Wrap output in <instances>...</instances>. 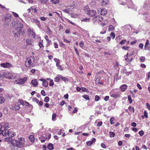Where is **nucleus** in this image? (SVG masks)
<instances>
[{"mask_svg":"<svg viewBox=\"0 0 150 150\" xmlns=\"http://www.w3.org/2000/svg\"><path fill=\"white\" fill-rule=\"evenodd\" d=\"M23 27V25L20 23L17 25L13 31L15 37H18L20 35L22 31Z\"/></svg>","mask_w":150,"mask_h":150,"instance_id":"f257e3e1","label":"nucleus"},{"mask_svg":"<svg viewBox=\"0 0 150 150\" xmlns=\"http://www.w3.org/2000/svg\"><path fill=\"white\" fill-rule=\"evenodd\" d=\"M25 139L23 137H20L18 140L13 139L11 142L14 146L20 148L24 144Z\"/></svg>","mask_w":150,"mask_h":150,"instance_id":"f03ea898","label":"nucleus"},{"mask_svg":"<svg viewBox=\"0 0 150 150\" xmlns=\"http://www.w3.org/2000/svg\"><path fill=\"white\" fill-rule=\"evenodd\" d=\"M35 57L33 56H31L28 58L25 61V66L30 69L35 67Z\"/></svg>","mask_w":150,"mask_h":150,"instance_id":"7ed1b4c3","label":"nucleus"},{"mask_svg":"<svg viewBox=\"0 0 150 150\" xmlns=\"http://www.w3.org/2000/svg\"><path fill=\"white\" fill-rule=\"evenodd\" d=\"M27 80V78L25 77L21 78L19 76H15L13 79V81L15 83L21 85L24 83Z\"/></svg>","mask_w":150,"mask_h":150,"instance_id":"20e7f679","label":"nucleus"},{"mask_svg":"<svg viewBox=\"0 0 150 150\" xmlns=\"http://www.w3.org/2000/svg\"><path fill=\"white\" fill-rule=\"evenodd\" d=\"M133 53H130L129 54L128 53H127V55L125 56V60L128 62H130L133 60V58L131 56L133 54Z\"/></svg>","mask_w":150,"mask_h":150,"instance_id":"39448f33","label":"nucleus"},{"mask_svg":"<svg viewBox=\"0 0 150 150\" xmlns=\"http://www.w3.org/2000/svg\"><path fill=\"white\" fill-rule=\"evenodd\" d=\"M0 65L4 68L10 69L13 67V65L10 63L6 62L0 64Z\"/></svg>","mask_w":150,"mask_h":150,"instance_id":"423d86ee","label":"nucleus"},{"mask_svg":"<svg viewBox=\"0 0 150 150\" xmlns=\"http://www.w3.org/2000/svg\"><path fill=\"white\" fill-rule=\"evenodd\" d=\"M86 13L87 15L92 17L96 15V11L94 10H90L87 9L86 10Z\"/></svg>","mask_w":150,"mask_h":150,"instance_id":"0eeeda50","label":"nucleus"},{"mask_svg":"<svg viewBox=\"0 0 150 150\" xmlns=\"http://www.w3.org/2000/svg\"><path fill=\"white\" fill-rule=\"evenodd\" d=\"M103 20V18L100 16H95L93 19L94 22L99 23Z\"/></svg>","mask_w":150,"mask_h":150,"instance_id":"6e6552de","label":"nucleus"},{"mask_svg":"<svg viewBox=\"0 0 150 150\" xmlns=\"http://www.w3.org/2000/svg\"><path fill=\"white\" fill-rule=\"evenodd\" d=\"M98 13L99 14L103 16L105 15L106 14L107 11V10L104 8L100 9L98 11Z\"/></svg>","mask_w":150,"mask_h":150,"instance_id":"1a4fd4ad","label":"nucleus"},{"mask_svg":"<svg viewBox=\"0 0 150 150\" xmlns=\"http://www.w3.org/2000/svg\"><path fill=\"white\" fill-rule=\"evenodd\" d=\"M3 75L4 77L9 79H11L12 77V74L9 72H5Z\"/></svg>","mask_w":150,"mask_h":150,"instance_id":"9d476101","label":"nucleus"},{"mask_svg":"<svg viewBox=\"0 0 150 150\" xmlns=\"http://www.w3.org/2000/svg\"><path fill=\"white\" fill-rule=\"evenodd\" d=\"M40 80L42 81V84L44 87L46 88L48 86V82L46 81L45 79H40Z\"/></svg>","mask_w":150,"mask_h":150,"instance_id":"9b49d317","label":"nucleus"},{"mask_svg":"<svg viewBox=\"0 0 150 150\" xmlns=\"http://www.w3.org/2000/svg\"><path fill=\"white\" fill-rule=\"evenodd\" d=\"M8 136L11 137H13L16 135V133L11 129L8 130Z\"/></svg>","mask_w":150,"mask_h":150,"instance_id":"f8f14e48","label":"nucleus"},{"mask_svg":"<svg viewBox=\"0 0 150 150\" xmlns=\"http://www.w3.org/2000/svg\"><path fill=\"white\" fill-rule=\"evenodd\" d=\"M149 40H147L144 45V49L146 50H150V43L149 44Z\"/></svg>","mask_w":150,"mask_h":150,"instance_id":"ddd939ff","label":"nucleus"},{"mask_svg":"<svg viewBox=\"0 0 150 150\" xmlns=\"http://www.w3.org/2000/svg\"><path fill=\"white\" fill-rule=\"evenodd\" d=\"M74 7L72 5H69L67 6V9L66 11L67 13H69V12L71 11L72 10L74 9Z\"/></svg>","mask_w":150,"mask_h":150,"instance_id":"4468645a","label":"nucleus"},{"mask_svg":"<svg viewBox=\"0 0 150 150\" xmlns=\"http://www.w3.org/2000/svg\"><path fill=\"white\" fill-rule=\"evenodd\" d=\"M31 83L34 87H36L38 84L37 80L35 79H33L31 81Z\"/></svg>","mask_w":150,"mask_h":150,"instance_id":"2eb2a0df","label":"nucleus"},{"mask_svg":"<svg viewBox=\"0 0 150 150\" xmlns=\"http://www.w3.org/2000/svg\"><path fill=\"white\" fill-rule=\"evenodd\" d=\"M110 96L114 98H116L119 97L120 94L117 93H113L112 91H111L110 92Z\"/></svg>","mask_w":150,"mask_h":150,"instance_id":"dca6fc26","label":"nucleus"},{"mask_svg":"<svg viewBox=\"0 0 150 150\" xmlns=\"http://www.w3.org/2000/svg\"><path fill=\"white\" fill-rule=\"evenodd\" d=\"M8 130L7 129H4L3 130L2 134L4 136H8Z\"/></svg>","mask_w":150,"mask_h":150,"instance_id":"f3484780","label":"nucleus"},{"mask_svg":"<svg viewBox=\"0 0 150 150\" xmlns=\"http://www.w3.org/2000/svg\"><path fill=\"white\" fill-rule=\"evenodd\" d=\"M127 87V86L126 84H123L121 85L120 86V89L122 92L125 91Z\"/></svg>","mask_w":150,"mask_h":150,"instance_id":"a211bd4d","label":"nucleus"},{"mask_svg":"<svg viewBox=\"0 0 150 150\" xmlns=\"http://www.w3.org/2000/svg\"><path fill=\"white\" fill-rule=\"evenodd\" d=\"M26 43L27 45H30L33 46V43L31 41V39H27L26 40Z\"/></svg>","mask_w":150,"mask_h":150,"instance_id":"6ab92c4d","label":"nucleus"},{"mask_svg":"<svg viewBox=\"0 0 150 150\" xmlns=\"http://www.w3.org/2000/svg\"><path fill=\"white\" fill-rule=\"evenodd\" d=\"M57 76H56L54 78V81L56 82H59L60 80V75H58Z\"/></svg>","mask_w":150,"mask_h":150,"instance_id":"aec40b11","label":"nucleus"},{"mask_svg":"<svg viewBox=\"0 0 150 150\" xmlns=\"http://www.w3.org/2000/svg\"><path fill=\"white\" fill-rule=\"evenodd\" d=\"M32 21L35 23L37 25L40 24V21L38 19L33 18L32 19Z\"/></svg>","mask_w":150,"mask_h":150,"instance_id":"412c9836","label":"nucleus"},{"mask_svg":"<svg viewBox=\"0 0 150 150\" xmlns=\"http://www.w3.org/2000/svg\"><path fill=\"white\" fill-rule=\"evenodd\" d=\"M29 138L30 141L32 142H34L35 141V137L33 135H30L29 137Z\"/></svg>","mask_w":150,"mask_h":150,"instance_id":"4be33fe9","label":"nucleus"},{"mask_svg":"<svg viewBox=\"0 0 150 150\" xmlns=\"http://www.w3.org/2000/svg\"><path fill=\"white\" fill-rule=\"evenodd\" d=\"M47 148L50 150H52L53 149V145L51 143L49 144L47 146Z\"/></svg>","mask_w":150,"mask_h":150,"instance_id":"5701e85b","label":"nucleus"},{"mask_svg":"<svg viewBox=\"0 0 150 150\" xmlns=\"http://www.w3.org/2000/svg\"><path fill=\"white\" fill-rule=\"evenodd\" d=\"M60 79L62 80L65 82H68V80L67 78L63 77L61 75H60Z\"/></svg>","mask_w":150,"mask_h":150,"instance_id":"b1692460","label":"nucleus"},{"mask_svg":"<svg viewBox=\"0 0 150 150\" xmlns=\"http://www.w3.org/2000/svg\"><path fill=\"white\" fill-rule=\"evenodd\" d=\"M14 108H15V110H19L20 108V104L18 103H16L15 104Z\"/></svg>","mask_w":150,"mask_h":150,"instance_id":"393cba45","label":"nucleus"},{"mask_svg":"<svg viewBox=\"0 0 150 150\" xmlns=\"http://www.w3.org/2000/svg\"><path fill=\"white\" fill-rule=\"evenodd\" d=\"M127 75L129 76L132 73V71H127V69H124L123 71Z\"/></svg>","mask_w":150,"mask_h":150,"instance_id":"a878e982","label":"nucleus"},{"mask_svg":"<svg viewBox=\"0 0 150 150\" xmlns=\"http://www.w3.org/2000/svg\"><path fill=\"white\" fill-rule=\"evenodd\" d=\"M110 37L112 38V39H114L115 36V34L114 32H111L110 35Z\"/></svg>","mask_w":150,"mask_h":150,"instance_id":"bb28decb","label":"nucleus"},{"mask_svg":"<svg viewBox=\"0 0 150 150\" xmlns=\"http://www.w3.org/2000/svg\"><path fill=\"white\" fill-rule=\"evenodd\" d=\"M0 8L3 11H5L6 10V8L5 7L0 4Z\"/></svg>","mask_w":150,"mask_h":150,"instance_id":"cd10ccee","label":"nucleus"},{"mask_svg":"<svg viewBox=\"0 0 150 150\" xmlns=\"http://www.w3.org/2000/svg\"><path fill=\"white\" fill-rule=\"evenodd\" d=\"M12 139L11 137H9L4 138V140L6 142H9L11 141Z\"/></svg>","mask_w":150,"mask_h":150,"instance_id":"c85d7f7f","label":"nucleus"},{"mask_svg":"<svg viewBox=\"0 0 150 150\" xmlns=\"http://www.w3.org/2000/svg\"><path fill=\"white\" fill-rule=\"evenodd\" d=\"M57 117V114L55 113H53L52 116V120L53 121L56 120L55 118Z\"/></svg>","mask_w":150,"mask_h":150,"instance_id":"c756f323","label":"nucleus"},{"mask_svg":"<svg viewBox=\"0 0 150 150\" xmlns=\"http://www.w3.org/2000/svg\"><path fill=\"white\" fill-rule=\"evenodd\" d=\"M145 57H144L141 56L139 58V60L141 62H144L145 61Z\"/></svg>","mask_w":150,"mask_h":150,"instance_id":"7c9ffc66","label":"nucleus"},{"mask_svg":"<svg viewBox=\"0 0 150 150\" xmlns=\"http://www.w3.org/2000/svg\"><path fill=\"white\" fill-rule=\"evenodd\" d=\"M51 2L52 3L56 4H58L59 2V0H51Z\"/></svg>","mask_w":150,"mask_h":150,"instance_id":"2f4dec72","label":"nucleus"},{"mask_svg":"<svg viewBox=\"0 0 150 150\" xmlns=\"http://www.w3.org/2000/svg\"><path fill=\"white\" fill-rule=\"evenodd\" d=\"M5 101L4 98L2 96H0V103H3Z\"/></svg>","mask_w":150,"mask_h":150,"instance_id":"473e14b6","label":"nucleus"},{"mask_svg":"<svg viewBox=\"0 0 150 150\" xmlns=\"http://www.w3.org/2000/svg\"><path fill=\"white\" fill-rule=\"evenodd\" d=\"M109 135L110 137H115V134L114 132H109Z\"/></svg>","mask_w":150,"mask_h":150,"instance_id":"72a5a7b5","label":"nucleus"},{"mask_svg":"<svg viewBox=\"0 0 150 150\" xmlns=\"http://www.w3.org/2000/svg\"><path fill=\"white\" fill-rule=\"evenodd\" d=\"M51 137V134H46L45 136V137H44L46 139H49Z\"/></svg>","mask_w":150,"mask_h":150,"instance_id":"f704fd0d","label":"nucleus"},{"mask_svg":"<svg viewBox=\"0 0 150 150\" xmlns=\"http://www.w3.org/2000/svg\"><path fill=\"white\" fill-rule=\"evenodd\" d=\"M82 97L85 98V99L88 100H89L90 98L87 95H84L82 96Z\"/></svg>","mask_w":150,"mask_h":150,"instance_id":"c9c22d12","label":"nucleus"},{"mask_svg":"<svg viewBox=\"0 0 150 150\" xmlns=\"http://www.w3.org/2000/svg\"><path fill=\"white\" fill-rule=\"evenodd\" d=\"M114 29V27L111 25H110L109 26L108 30L109 31H112Z\"/></svg>","mask_w":150,"mask_h":150,"instance_id":"e433bc0d","label":"nucleus"},{"mask_svg":"<svg viewBox=\"0 0 150 150\" xmlns=\"http://www.w3.org/2000/svg\"><path fill=\"white\" fill-rule=\"evenodd\" d=\"M127 42V40H122L120 42V44L121 45L125 44Z\"/></svg>","mask_w":150,"mask_h":150,"instance_id":"4c0bfd02","label":"nucleus"},{"mask_svg":"<svg viewBox=\"0 0 150 150\" xmlns=\"http://www.w3.org/2000/svg\"><path fill=\"white\" fill-rule=\"evenodd\" d=\"M100 99V97L98 95H96L95 96V100L96 101H98Z\"/></svg>","mask_w":150,"mask_h":150,"instance_id":"58836bf2","label":"nucleus"},{"mask_svg":"<svg viewBox=\"0 0 150 150\" xmlns=\"http://www.w3.org/2000/svg\"><path fill=\"white\" fill-rule=\"evenodd\" d=\"M81 90L85 92H89V91L87 88L83 87H82L81 88Z\"/></svg>","mask_w":150,"mask_h":150,"instance_id":"ea45409f","label":"nucleus"},{"mask_svg":"<svg viewBox=\"0 0 150 150\" xmlns=\"http://www.w3.org/2000/svg\"><path fill=\"white\" fill-rule=\"evenodd\" d=\"M115 120V118L114 117H112L110 119V123L111 125L114 124V121Z\"/></svg>","mask_w":150,"mask_h":150,"instance_id":"a19ab883","label":"nucleus"},{"mask_svg":"<svg viewBox=\"0 0 150 150\" xmlns=\"http://www.w3.org/2000/svg\"><path fill=\"white\" fill-rule=\"evenodd\" d=\"M43 41L42 40H41V42H40L39 43V45L40 47V48H41L43 47Z\"/></svg>","mask_w":150,"mask_h":150,"instance_id":"79ce46f5","label":"nucleus"},{"mask_svg":"<svg viewBox=\"0 0 150 150\" xmlns=\"http://www.w3.org/2000/svg\"><path fill=\"white\" fill-rule=\"evenodd\" d=\"M49 98L48 96H46L45 97L44 99V101L45 102L47 103L49 102Z\"/></svg>","mask_w":150,"mask_h":150,"instance_id":"37998d69","label":"nucleus"},{"mask_svg":"<svg viewBox=\"0 0 150 150\" xmlns=\"http://www.w3.org/2000/svg\"><path fill=\"white\" fill-rule=\"evenodd\" d=\"M130 47L127 46H124L122 47V49L125 50H128Z\"/></svg>","mask_w":150,"mask_h":150,"instance_id":"c03bdc74","label":"nucleus"},{"mask_svg":"<svg viewBox=\"0 0 150 150\" xmlns=\"http://www.w3.org/2000/svg\"><path fill=\"white\" fill-rule=\"evenodd\" d=\"M128 99L129 102L130 103H131L132 102V100L130 96H128Z\"/></svg>","mask_w":150,"mask_h":150,"instance_id":"a18cd8bd","label":"nucleus"},{"mask_svg":"<svg viewBox=\"0 0 150 150\" xmlns=\"http://www.w3.org/2000/svg\"><path fill=\"white\" fill-rule=\"evenodd\" d=\"M84 42L83 41H81L80 43H79V45L81 48H83L84 46Z\"/></svg>","mask_w":150,"mask_h":150,"instance_id":"49530a36","label":"nucleus"},{"mask_svg":"<svg viewBox=\"0 0 150 150\" xmlns=\"http://www.w3.org/2000/svg\"><path fill=\"white\" fill-rule=\"evenodd\" d=\"M108 1V0H103L102 2V4L103 5H105L107 4Z\"/></svg>","mask_w":150,"mask_h":150,"instance_id":"de8ad7c7","label":"nucleus"},{"mask_svg":"<svg viewBox=\"0 0 150 150\" xmlns=\"http://www.w3.org/2000/svg\"><path fill=\"white\" fill-rule=\"evenodd\" d=\"M54 85V82L53 80L52 79H50L49 82V85L50 86H52Z\"/></svg>","mask_w":150,"mask_h":150,"instance_id":"09e8293b","label":"nucleus"},{"mask_svg":"<svg viewBox=\"0 0 150 150\" xmlns=\"http://www.w3.org/2000/svg\"><path fill=\"white\" fill-rule=\"evenodd\" d=\"M86 144L88 146H90L92 144V142L91 141H88L86 142Z\"/></svg>","mask_w":150,"mask_h":150,"instance_id":"8fccbe9b","label":"nucleus"},{"mask_svg":"<svg viewBox=\"0 0 150 150\" xmlns=\"http://www.w3.org/2000/svg\"><path fill=\"white\" fill-rule=\"evenodd\" d=\"M12 14L14 16V17L16 18H18L19 17L18 15L16 13H15L14 12H12Z\"/></svg>","mask_w":150,"mask_h":150,"instance_id":"3c124183","label":"nucleus"},{"mask_svg":"<svg viewBox=\"0 0 150 150\" xmlns=\"http://www.w3.org/2000/svg\"><path fill=\"white\" fill-rule=\"evenodd\" d=\"M47 18L43 16L41 17L40 18V20L42 21H45L47 20Z\"/></svg>","mask_w":150,"mask_h":150,"instance_id":"603ef678","label":"nucleus"},{"mask_svg":"<svg viewBox=\"0 0 150 150\" xmlns=\"http://www.w3.org/2000/svg\"><path fill=\"white\" fill-rule=\"evenodd\" d=\"M139 133L141 136H142L144 134V132L142 130L139 132Z\"/></svg>","mask_w":150,"mask_h":150,"instance_id":"864d4df0","label":"nucleus"},{"mask_svg":"<svg viewBox=\"0 0 150 150\" xmlns=\"http://www.w3.org/2000/svg\"><path fill=\"white\" fill-rule=\"evenodd\" d=\"M54 47L55 48H58V45L57 43L56 42H54Z\"/></svg>","mask_w":150,"mask_h":150,"instance_id":"5fc2aeb1","label":"nucleus"},{"mask_svg":"<svg viewBox=\"0 0 150 150\" xmlns=\"http://www.w3.org/2000/svg\"><path fill=\"white\" fill-rule=\"evenodd\" d=\"M41 93L42 95L43 96H45V95H46L45 93V92L44 90H42L41 91Z\"/></svg>","mask_w":150,"mask_h":150,"instance_id":"6e6d98bb","label":"nucleus"},{"mask_svg":"<svg viewBox=\"0 0 150 150\" xmlns=\"http://www.w3.org/2000/svg\"><path fill=\"white\" fill-rule=\"evenodd\" d=\"M65 103V102L64 100H62L59 103V105L61 106L63 105Z\"/></svg>","mask_w":150,"mask_h":150,"instance_id":"4d7b16f0","label":"nucleus"},{"mask_svg":"<svg viewBox=\"0 0 150 150\" xmlns=\"http://www.w3.org/2000/svg\"><path fill=\"white\" fill-rule=\"evenodd\" d=\"M89 21H90V19L89 18H84L82 20V21H83L85 22H89Z\"/></svg>","mask_w":150,"mask_h":150,"instance_id":"13d9d810","label":"nucleus"},{"mask_svg":"<svg viewBox=\"0 0 150 150\" xmlns=\"http://www.w3.org/2000/svg\"><path fill=\"white\" fill-rule=\"evenodd\" d=\"M33 100L35 101L37 103H38L39 102V100L36 98H33Z\"/></svg>","mask_w":150,"mask_h":150,"instance_id":"bf43d9fd","label":"nucleus"},{"mask_svg":"<svg viewBox=\"0 0 150 150\" xmlns=\"http://www.w3.org/2000/svg\"><path fill=\"white\" fill-rule=\"evenodd\" d=\"M74 49L75 50V52H76V54L78 55H79V52L77 49L75 47H74Z\"/></svg>","mask_w":150,"mask_h":150,"instance_id":"052dcab7","label":"nucleus"},{"mask_svg":"<svg viewBox=\"0 0 150 150\" xmlns=\"http://www.w3.org/2000/svg\"><path fill=\"white\" fill-rule=\"evenodd\" d=\"M62 131H64L63 130H62L61 129H60L58 132V135H61L62 133Z\"/></svg>","mask_w":150,"mask_h":150,"instance_id":"680f3d73","label":"nucleus"},{"mask_svg":"<svg viewBox=\"0 0 150 150\" xmlns=\"http://www.w3.org/2000/svg\"><path fill=\"white\" fill-rule=\"evenodd\" d=\"M137 42V41L136 40H134L132 41L130 43V44L132 45H133L135 44Z\"/></svg>","mask_w":150,"mask_h":150,"instance_id":"e2e57ef3","label":"nucleus"},{"mask_svg":"<svg viewBox=\"0 0 150 150\" xmlns=\"http://www.w3.org/2000/svg\"><path fill=\"white\" fill-rule=\"evenodd\" d=\"M101 146L102 148L104 149H105L106 148V145L103 143H101Z\"/></svg>","mask_w":150,"mask_h":150,"instance_id":"0e129e2a","label":"nucleus"},{"mask_svg":"<svg viewBox=\"0 0 150 150\" xmlns=\"http://www.w3.org/2000/svg\"><path fill=\"white\" fill-rule=\"evenodd\" d=\"M144 116H145L146 118H147L148 117V115H147V112L146 111H144Z\"/></svg>","mask_w":150,"mask_h":150,"instance_id":"69168bd1","label":"nucleus"},{"mask_svg":"<svg viewBox=\"0 0 150 150\" xmlns=\"http://www.w3.org/2000/svg\"><path fill=\"white\" fill-rule=\"evenodd\" d=\"M109 96H106L105 97L104 100L105 101H107L109 100Z\"/></svg>","mask_w":150,"mask_h":150,"instance_id":"338daca9","label":"nucleus"},{"mask_svg":"<svg viewBox=\"0 0 150 150\" xmlns=\"http://www.w3.org/2000/svg\"><path fill=\"white\" fill-rule=\"evenodd\" d=\"M146 106L148 109L150 110V105L148 103H146Z\"/></svg>","mask_w":150,"mask_h":150,"instance_id":"774afa93","label":"nucleus"}]
</instances>
